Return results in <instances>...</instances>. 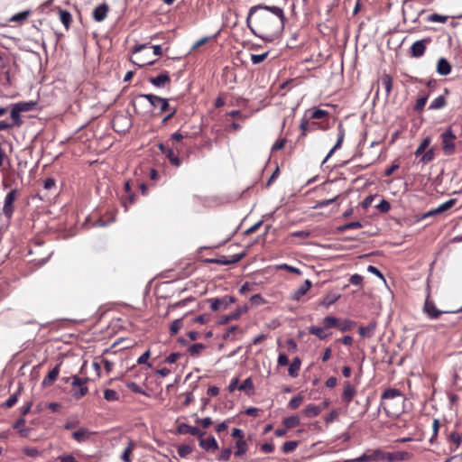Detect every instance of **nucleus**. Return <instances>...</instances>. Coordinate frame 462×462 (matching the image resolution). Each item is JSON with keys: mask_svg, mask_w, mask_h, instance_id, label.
I'll return each mask as SVG.
<instances>
[{"mask_svg": "<svg viewBox=\"0 0 462 462\" xmlns=\"http://www.w3.org/2000/svg\"><path fill=\"white\" fill-rule=\"evenodd\" d=\"M253 390L254 389V383L250 377L246 378L239 386V391H245V390Z\"/></svg>", "mask_w": 462, "mask_h": 462, "instance_id": "nucleus-60", "label": "nucleus"}, {"mask_svg": "<svg viewBox=\"0 0 462 462\" xmlns=\"http://www.w3.org/2000/svg\"><path fill=\"white\" fill-rule=\"evenodd\" d=\"M59 373H60L59 365H56L45 376V378L42 381V385L43 386H50V385H51L56 381V379L58 378Z\"/></svg>", "mask_w": 462, "mask_h": 462, "instance_id": "nucleus-26", "label": "nucleus"}, {"mask_svg": "<svg viewBox=\"0 0 462 462\" xmlns=\"http://www.w3.org/2000/svg\"><path fill=\"white\" fill-rule=\"evenodd\" d=\"M370 462L371 461H383L385 460L384 453L380 449L373 450L369 453Z\"/></svg>", "mask_w": 462, "mask_h": 462, "instance_id": "nucleus-47", "label": "nucleus"}, {"mask_svg": "<svg viewBox=\"0 0 462 462\" xmlns=\"http://www.w3.org/2000/svg\"><path fill=\"white\" fill-rule=\"evenodd\" d=\"M21 114L19 110L16 109L13 105H11L10 116H11V124L14 127H20L23 124Z\"/></svg>", "mask_w": 462, "mask_h": 462, "instance_id": "nucleus-25", "label": "nucleus"}, {"mask_svg": "<svg viewBox=\"0 0 462 462\" xmlns=\"http://www.w3.org/2000/svg\"><path fill=\"white\" fill-rule=\"evenodd\" d=\"M178 432L180 434H190V435H193V436H197L199 438L201 437V436H205L206 435L205 431H202L199 428L189 426V425H188L186 423H181V424L179 425Z\"/></svg>", "mask_w": 462, "mask_h": 462, "instance_id": "nucleus-17", "label": "nucleus"}, {"mask_svg": "<svg viewBox=\"0 0 462 462\" xmlns=\"http://www.w3.org/2000/svg\"><path fill=\"white\" fill-rule=\"evenodd\" d=\"M149 82L154 87L163 88L171 82V78L167 71H163L157 77L150 78Z\"/></svg>", "mask_w": 462, "mask_h": 462, "instance_id": "nucleus-15", "label": "nucleus"}, {"mask_svg": "<svg viewBox=\"0 0 462 462\" xmlns=\"http://www.w3.org/2000/svg\"><path fill=\"white\" fill-rule=\"evenodd\" d=\"M267 56H268V52H264L262 54H252L251 60H252L253 64L256 65V64L263 62L267 58Z\"/></svg>", "mask_w": 462, "mask_h": 462, "instance_id": "nucleus-57", "label": "nucleus"}, {"mask_svg": "<svg viewBox=\"0 0 462 462\" xmlns=\"http://www.w3.org/2000/svg\"><path fill=\"white\" fill-rule=\"evenodd\" d=\"M245 253L243 252L241 254H233L230 257L221 256L219 258L208 259V262L212 263L222 264V265H229L232 263H238L240 260H242L245 257Z\"/></svg>", "mask_w": 462, "mask_h": 462, "instance_id": "nucleus-12", "label": "nucleus"}, {"mask_svg": "<svg viewBox=\"0 0 462 462\" xmlns=\"http://www.w3.org/2000/svg\"><path fill=\"white\" fill-rule=\"evenodd\" d=\"M340 298L339 294L337 293H329L327 294L319 302L320 305L328 308L332 304H334Z\"/></svg>", "mask_w": 462, "mask_h": 462, "instance_id": "nucleus-31", "label": "nucleus"}, {"mask_svg": "<svg viewBox=\"0 0 462 462\" xmlns=\"http://www.w3.org/2000/svg\"><path fill=\"white\" fill-rule=\"evenodd\" d=\"M301 361L299 357H295L290 364L288 372L291 377H297L300 369Z\"/></svg>", "mask_w": 462, "mask_h": 462, "instance_id": "nucleus-29", "label": "nucleus"}, {"mask_svg": "<svg viewBox=\"0 0 462 462\" xmlns=\"http://www.w3.org/2000/svg\"><path fill=\"white\" fill-rule=\"evenodd\" d=\"M309 333L311 334V335L316 336L319 339H325L327 337V336H328L324 332V328H319V327H316V326L310 327L309 328Z\"/></svg>", "mask_w": 462, "mask_h": 462, "instance_id": "nucleus-41", "label": "nucleus"}, {"mask_svg": "<svg viewBox=\"0 0 462 462\" xmlns=\"http://www.w3.org/2000/svg\"><path fill=\"white\" fill-rule=\"evenodd\" d=\"M356 393V391L350 384V383H348V382L345 383V384H344V391H343V393H342V396H341L343 402H346V404H348L352 401V399L354 398Z\"/></svg>", "mask_w": 462, "mask_h": 462, "instance_id": "nucleus-22", "label": "nucleus"}, {"mask_svg": "<svg viewBox=\"0 0 462 462\" xmlns=\"http://www.w3.org/2000/svg\"><path fill=\"white\" fill-rule=\"evenodd\" d=\"M449 17L448 15H441L439 14H432L427 17L428 22L432 23H446Z\"/></svg>", "mask_w": 462, "mask_h": 462, "instance_id": "nucleus-44", "label": "nucleus"}, {"mask_svg": "<svg viewBox=\"0 0 462 462\" xmlns=\"http://www.w3.org/2000/svg\"><path fill=\"white\" fill-rule=\"evenodd\" d=\"M208 301L210 303V309L213 311L220 310H226L230 304L236 301L233 296H225L223 298H212L208 299Z\"/></svg>", "mask_w": 462, "mask_h": 462, "instance_id": "nucleus-10", "label": "nucleus"}, {"mask_svg": "<svg viewBox=\"0 0 462 462\" xmlns=\"http://www.w3.org/2000/svg\"><path fill=\"white\" fill-rule=\"evenodd\" d=\"M148 48V44H140L134 48L133 54L134 58L132 59V62L139 67H143L145 65H150L154 63V60H148L143 54L142 51Z\"/></svg>", "mask_w": 462, "mask_h": 462, "instance_id": "nucleus-9", "label": "nucleus"}, {"mask_svg": "<svg viewBox=\"0 0 462 462\" xmlns=\"http://www.w3.org/2000/svg\"><path fill=\"white\" fill-rule=\"evenodd\" d=\"M126 387L134 393L146 395L145 392L136 383L129 382L126 383Z\"/></svg>", "mask_w": 462, "mask_h": 462, "instance_id": "nucleus-58", "label": "nucleus"}, {"mask_svg": "<svg viewBox=\"0 0 462 462\" xmlns=\"http://www.w3.org/2000/svg\"><path fill=\"white\" fill-rule=\"evenodd\" d=\"M381 407L383 409L388 416H397L400 413V407L392 409V401L395 402L396 404H403L404 399L401 391L397 389H387L381 396Z\"/></svg>", "mask_w": 462, "mask_h": 462, "instance_id": "nucleus-2", "label": "nucleus"}, {"mask_svg": "<svg viewBox=\"0 0 462 462\" xmlns=\"http://www.w3.org/2000/svg\"><path fill=\"white\" fill-rule=\"evenodd\" d=\"M25 424V420L23 418H20L17 420V421L14 424V429L18 430L19 433L23 437H26L28 435V430L23 429V427Z\"/></svg>", "mask_w": 462, "mask_h": 462, "instance_id": "nucleus-45", "label": "nucleus"}, {"mask_svg": "<svg viewBox=\"0 0 462 462\" xmlns=\"http://www.w3.org/2000/svg\"><path fill=\"white\" fill-rule=\"evenodd\" d=\"M104 398L108 402H115L119 399V395L115 390L106 389L104 392Z\"/></svg>", "mask_w": 462, "mask_h": 462, "instance_id": "nucleus-50", "label": "nucleus"}, {"mask_svg": "<svg viewBox=\"0 0 462 462\" xmlns=\"http://www.w3.org/2000/svg\"><path fill=\"white\" fill-rule=\"evenodd\" d=\"M439 420L438 419H435L433 420V423H432V430H433V434L430 439V441L431 443L434 442V440L437 439V436H438V433H439Z\"/></svg>", "mask_w": 462, "mask_h": 462, "instance_id": "nucleus-61", "label": "nucleus"}, {"mask_svg": "<svg viewBox=\"0 0 462 462\" xmlns=\"http://www.w3.org/2000/svg\"><path fill=\"white\" fill-rule=\"evenodd\" d=\"M304 397L301 394H298L289 402L288 406L289 408L295 410L302 403Z\"/></svg>", "mask_w": 462, "mask_h": 462, "instance_id": "nucleus-49", "label": "nucleus"}, {"mask_svg": "<svg viewBox=\"0 0 462 462\" xmlns=\"http://www.w3.org/2000/svg\"><path fill=\"white\" fill-rule=\"evenodd\" d=\"M122 121H125L126 122V128L128 129L130 127V120L120 115V116H116L114 120H113V125H114V128L116 130V131H121V129H116V126L122 122ZM122 131H125V129H122Z\"/></svg>", "mask_w": 462, "mask_h": 462, "instance_id": "nucleus-48", "label": "nucleus"}, {"mask_svg": "<svg viewBox=\"0 0 462 462\" xmlns=\"http://www.w3.org/2000/svg\"><path fill=\"white\" fill-rule=\"evenodd\" d=\"M437 72L441 76H447L451 72V65L446 58L439 59Z\"/></svg>", "mask_w": 462, "mask_h": 462, "instance_id": "nucleus-21", "label": "nucleus"}, {"mask_svg": "<svg viewBox=\"0 0 462 462\" xmlns=\"http://www.w3.org/2000/svg\"><path fill=\"white\" fill-rule=\"evenodd\" d=\"M449 90L448 88L444 89V94L437 97L432 100L430 105L429 106L430 110H439L442 109L447 105V96L448 95Z\"/></svg>", "mask_w": 462, "mask_h": 462, "instance_id": "nucleus-16", "label": "nucleus"}, {"mask_svg": "<svg viewBox=\"0 0 462 462\" xmlns=\"http://www.w3.org/2000/svg\"><path fill=\"white\" fill-rule=\"evenodd\" d=\"M60 20L66 29L69 28L71 23V14L66 10H60Z\"/></svg>", "mask_w": 462, "mask_h": 462, "instance_id": "nucleus-37", "label": "nucleus"}, {"mask_svg": "<svg viewBox=\"0 0 462 462\" xmlns=\"http://www.w3.org/2000/svg\"><path fill=\"white\" fill-rule=\"evenodd\" d=\"M422 311L430 319H437L440 315L449 313L448 311L439 310L437 309L434 301L430 299V287L429 283L426 288V298Z\"/></svg>", "mask_w": 462, "mask_h": 462, "instance_id": "nucleus-4", "label": "nucleus"}, {"mask_svg": "<svg viewBox=\"0 0 462 462\" xmlns=\"http://www.w3.org/2000/svg\"><path fill=\"white\" fill-rule=\"evenodd\" d=\"M134 448V443L131 440L129 441L127 447L125 448L124 452L121 455V459L125 462H131V455Z\"/></svg>", "mask_w": 462, "mask_h": 462, "instance_id": "nucleus-34", "label": "nucleus"}, {"mask_svg": "<svg viewBox=\"0 0 462 462\" xmlns=\"http://www.w3.org/2000/svg\"><path fill=\"white\" fill-rule=\"evenodd\" d=\"M182 318L173 320L170 326L171 335H176L182 328Z\"/></svg>", "mask_w": 462, "mask_h": 462, "instance_id": "nucleus-42", "label": "nucleus"}, {"mask_svg": "<svg viewBox=\"0 0 462 462\" xmlns=\"http://www.w3.org/2000/svg\"><path fill=\"white\" fill-rule=\"evenodd\" d=\"M310 119H321L328 115V111L322 109L309 110Z\"/></svg>", "mask_w": 462, "mask_h": 462, "instance_id": "nucleus-43", "label": "nucleus"}, {"mask_svg": "<svg viewBox=\"0 0 462 462\" xmlns=\"http://www.w3.org/2000/svg\"><path fill=\"white\" fill-rule=\"evenodd\" d=\"M18 189H14L10 190L4 200V206H3V214L7 217L11 218L14 214V203L17 199L18 197Z\"/></svg>", "mask_w": 462, "mask_h": 462, "instance_id": "nucleus-8", "label": "nucleus"}, {"mask_svg": "<svg viewBox=\"0 0 462 462\" xmlns=\"http://www.w3.org/2000/svg\"><path fill=\"white\" fill-rule=\"evenodd\" d=\"M338 136H337V143H335V145L333 146V148L329 151V152L328 153V155L326 156V158L324 159V161L322 162V164H324L328 160V158L337 150L341 147L342 145V143L344 141V138H345V129L343 127V125L341 124L338 125Z\"/></svg>", "mask_w": 462, "mask_h": 462, "instance_id": "nucleus-19", "label": "nucleus"}, {"mask_svg": "<svg viewBox=\"0 0 462 462\" xmlns=\"http://www.w3.org/2000/svg\"><path fill=\"white\" fill-rule=\"evenodd\" d=\"M192 452V448L189 445H182L178 448V454L180 457H186Z\"/></svg>", "mask_w": 462, "mask_h": 462, "instance_id": "nucleus-56", "label": "nucleus"}, {"mask_svg": "<svg viewBox=\"0 0 462 462\" xmlns=\"http://www.w3.org/2000/svg\"><path fill=\"white\" fill-rule=\"evenodd\" d=\"M376 208L380 212L386 213L390 210L391 205L387 200L382 199Z\"/></svg>", "mask_w": 462, "mask_h": 462, "instance_id": "nucleus-62", "label": "nucleus"}, {"mask_svg": "<svg viewBox=\"0 0 462 462\" xmlns=\"http://www.w3.org/2000/svg\"><path fill=\"white\" fill-rule=\"evenodd\" d=\"M311 287V282L305 280V282L293 292L291 299L294 300H300Z\"/></svg>", "mask_w": 462, "mask_h": 462, "instance_id": "nucleus-20", "label": "nucleus"}, {"mask_svg": "<svg viewBox=\"0 0 462 462\" xmlns=\"http://www.w3.org/2000/svg\"><path fill=\"white\" fill-rule=\"evenodd\" d=\"M29 14H30V11L21 12V13H18V14H14V15L10 19V21H11V22L22 23V22H23L24 20H26V19H27V17L29 16Z\"/></svg>", "mask_w": 462, "mask_h": 462, "instance_id": "nucleus-53", "label": "nucleus"}, {"mask_svg": "<svg viewBox=\"0 0 462 462\" xmlns=\"http://www.w3.org/2000/svg\"><path fill=\"white\" fill-rule=\"evenodd\" d=\"M339 412L337 410H333L328 414V416L325 418V421L327 424H329L336 420L338 418Z\"/></svg>", "mask_w": 462, "mask_h": 462, "instance_id": "nucleus-64", "label": "nucleus"}, {"mask_svg": "<svg viewBox=\"0 0 462 462\" xmlns=\"http://www.w3.org/2000/svg\"><path fill=\"white\" fill-rule=\"evenodd\" d=\"M285 21L281 7L264 5L252 6L246 17V24L252 33L265 42H273L282 34Z\"/></svg>", "mask_w": 462, "mask_h": 462, "instance_id": "nucleus-1", "label": "nucleus"}, {"mask_svg": "<svg viewBox=\"0 0 462 462\" xmlns=\"http://www.w3.org/2000/svg\"><path fill=\"white\" fill-rule=\"evenodd\" d=\"M456 202H457L456 199H451L442 203L436 208L430 210L425 216L431 217V216H436L438 214L443 213V212L450 209L456 204Z\"/></svg>", "mask_w": 462, "mask_h": 462, "instance_id": "nucleus-18", "label": "nucleus"}, {"mask_svg": "<svg viewBox=\"0 0 462 462\" xmlns=\"http://www.w3.org/2000/svg\"><path fill=\"white\" fill-rule=\"evenodd\" d=\"M377 327V322L375 320H372L367 326L360 327L358 332L362 337H371Z\"/></svg>", "mask_w": 462, "mask_h": 462, "instance_id": "nucleus-23", "label": "nucleus"}, {"mask_svg": "<svg viewBox=\"0 0 462 462\" xmlns=\"http://www.w3.org/2000/svg\"><path fill=\"white\" fill-rule=\"evenodd\" d=\"M430 42V38L416 41L410 48V55L413 58L421 57L425 53L426 44Z\"/></svg>", "mask_w": 462, "mask_h": 462, "instance_id": "nucleus-11", "label": "nucleus"}, {"mask_svg": "<svg viewBox=\"0 0 462 462\" xmlns=\"http://www.w3.org/2000/svg\"><path fill=\"white\" fill-rule=\"evenodd\" d=\"M71 380L73 396L76 399H80L85 396L88 393V387L86 385L88 379L73 375Z\"/></svg>", "mask_w": 462, "mask_h": 462, "instance_id": "nucleus-7", "label": "nucleus"}, {"mask_svg": "<svg viewBox=\"0 0 462 462\" xmlns=\"http://www.w3.org/2000/svg\"><path fill=\"white\" fill-rule=\"evenodd\" d=\"M240 315H241V310H236L235 312H233L231 314L224 316L219 323L220 324L228 323L231 320L237 319L240 317Z\"/></svg>", "mask_w": 462, "mask_h": 462, "instance_id": "nucleus-52", "label": "nucleus"}, {"mask_svg": "<svg viewBox=\"0 0 462 462\" xmlns=\"http://www.w3.org/2000/svg\"><path fill=\"white\" fill-rule=\"evenodd\" d=\"M431 143V137L426 136L423 138L414 152L416 157H420V162L423 164H428L435 159V150L430 147Z\"/></svg>", "mask_w": 462, "mask_h": 462, "instance_id": "nucleus-3", "label": "nucleus"}, {"mask_svg": "<svg viewBox=\"0 0 462 462\" xmlns=\"http://www.w3.org/2000/svg\"><path fill=\"white\" fill-rule=\"evenodd\" d=\"M232 454V449L230 448H223L221 453L219 454L217 459L219 461H227L229 460Z\"/></svg>", "mask_w": 462, "mask_h": 462, "instance_id": "nucleus-59", "label": "nucleus"}, {"mask_svg": "<svg viewBox=\"0 0 462 462\" xmlns=\"http://www.w3.org/2000/svg\"><path fill=\"white\" fill-rule=\"evenodd\" d=\"M14 107H16L17 110H19L20 113L29 112L34 109L36 106V102L34 101H23L18 102L15 104H13Z\"/></svg>", "mask_w": 462, "mask_h": 462, "instance_id": "nucleus-27", "label": "nucleus"}, {"mask_svg": "<svg viewBox=\"0 0 462 462\" xmlns=\"http://www.w3.org/2000/svg\"><path fill=\"white\" fill-rule=\"evenodd\" d=\"M308 125H309V119L306 118V117H303L301 119V122H300V128L301 130V134L299 136V140L301 137H304L306 135L307 131H308Z\"/></svg>", "mask_w": 462, "mask_h": 462, "instance_id": "nucleus-63", "label": "nucleus"}, {"mask_svg": "<svg viewBox=\"0 0 462 462\" xmlns=\"http://www.w3.org/2000/svg\"><path fill=\"white\" fill-rule=\"evenodd\" d=\"M94 434V432H91L89 430H88L85 427H81L72 432V439L76 440L77 442H85L90 439L91 436Z\"/></svg>", "mask_w": 462, "mask_h": 462, "instance_id": "nucleus-14", "label": "nucleus"}, {"mask_svg": "<svg viewBox=\"0 0 462 462\" xmlns=\"http://www.w3.org/2000/svg\"><path fill=\"white\" fill-rule=\"evenodd\" d=\"M236 450L235 451V455L236 457H240L247 451L248 445L245 440L238 439L236 442Z\"/></svg>", "mask_w": 462, "mask_h": 462, "instance_id": "nucleus-33", "label": "nucleus"}, {"mask_svg": "<svg viewBox=\"0 0 462 462\" xmlns=\"http://www.w3.org/2000/svg\"><path fill=\"white\" fill-rule=\"evenodd\" d=\"M165 156L169 159L170 162L175 166L180 167V158L174 153L172 148H169L167 152L164 153Z\"/></svg>", "mask_w": 462, "mask_h": 462, "instance_id": "nucleus-35", "label": "nucleus"}, {"mask_svg": "<svg viewBox=\"0 0 462 462\" xmlns=\"http://www.w3.org/2000/svg\"><path fill=\"white\" fill-rule=\"evenodd\" d=\"M108 7L106 5H100L93 11V17L97 22H102L107 15Z\"/></svg>", "mask_w": 462, "mask_h": 462, "instance_id": "nucleus-24", "label": "nucleus"}, {"mask_svg": "<svg viewBox=\"0 0 462 462\" xmlns=\"http://www.w3.org/2000/svg\"><path fill=\"white\" fill-rule=\"evenodd\" d=\"M442 141V149L446 155H451L455 152L456 135L451 128H448L440 135Z\"/></svg>", "mask_w": 462, "mask_h": 462, "instance_id": "nucleus-6", "label": "nucleus"}, {"mask_svg": "<svg viewBox=\"0 0 462 462\" xmlns=\"http://www.w3.org/2000/svg\"><path fill=\"white\" fill-rule=\"evenodd\" d=\"M449 440L453 443V446L450 447V450L455 451L461 444V436L459 433L453 431L449 435Z\"/></svg>", "mask_w": 462, "mask_h": 462, "instance_id": "nucleus-36", "label": "nucleus"}, {"mask_svg": "<svg viewBox=\"0 0 462 462\" xmlns=\"http://www.w3.org/2000/svg\"><path fill=\"white\" fill-rule=\"evenodd\" d=\"M145 98L149 101L152 106L159 107L161 112H164L170 108L168 99L160 97L152 94H140L135 100L133 101L134 106L137 99Z\"/></svg>", "mask_w": 462, "mask_h": 462, "instance_id": "nucleus-5", "label": "nucleus"}, {"mask_svg": "<svg viewBox=\"0 0 462 462\" xmlns=\"http://www.w3.org/2000/svg\"><path fill=\"white\" fill-rule=\"evenodd\" d=\"M205 349V345L202 343H196L189 346L188 351L192 356H198Z\"/></svg>", "mask_w": 462, "mask_h": 462, "instance_id": "nucleus-38", "label": "nucleus"}, {"mask_svg": "<svg viewBox=\"0 0 462 462\" xmlns=\"http://www.w3.org/2000/svg\"><path fill=\"white\" fill-rule=\"evenodd\" d=\"M339 196H336L332 199H324V200H320V201H318L316 203V205L314 206V208H325L334 202L337 201V199H338Z\"/></svg>", "mask_w": 462, "mask_h": 462, "instance_id": "nucleus-55", "label": "nucleus"}, {"mask_svg": "<svg viewBox=\"0 0 462 462\" xmlns=\"http://www.w3.org/2000/svg\"><path fill=\"white\" fill-rule=\"evenodd\" d=\"M381 84L385 90L386 96L388 97L393 88V78L388 74H383L381 78Z\"/></svg>", "mask_w": 462, "mask_h": 462, "instance_id": "nucleus-30", "label": "nucleus"}, {"mask_svg": "<svg viewBox=\"0 0 462 462\" xmlns=\"http://www.w3.org/2000/svg\"><path fill=\"white\" fill-rule=\"evenodd\" d=\"M325 328H331L337 327L338 325V319L334 316H327L323 319L322 321Z\"/></svg>", "mask_w": 462, "mask_h": 462, "instance_id": "nucleus-40", "label": "nucleus"}, {"mask_svg": "<svg viewBox=\"0 0 462 462\" xmlns=\"http://www.w3.org/2000/svg\"><path fill=\"white\" fill-rule=\"evenodd\" d=\"M354 325H355L354 321H352L350 319H345L340 323L338 322L337 328H339L340 331L346 332V331L351 330L352 328L354 327Z\"/></svg>", "mask_w": 462, "mask_h": 462, "instance_id": "nucleus-51", "label": "nucleus"}, {"mask_svg": "<svg viewBox=\"0 0 462 462\" xmlns=\"http://www.w3.org/2000/svg\"><path fill=\"white\" fill-rule=\"evenodd\" d=\"M18 394L19 393H15L12 394L3 404V407L5 408H12L18 401Z\"/></svg>", "mask_w": 462, "mask_h": 462, "instance_id": "nucleus-54", "label": "nucleus"}, {"mask_svg": "<svg viewBox=\"0 0 462 462\" xmlns=\"http://www.w3.org/2000/svg\"><path fill=\"white\" fill-rule=\"evenodd\" d=\"M321 411L322 408L320 406L310 403L305 407L302 412L306 417L312 418L319 415Z\"/></svg>", "mask_w": 462, "mask_h": 462, "instance_id": "nucleus-28", "label": "nucleus"}, {"mask_svg": "<svg viewBox=\"0 0 462 462\" xmlns=\"http://www.w3.org/2000/svg\"><path fill=\"white\" fill-rule=\"evenodd\" d=\"M199 440L200 448L208 452H214L218 449L217 441L214 437L205 439L204 436H201L199 438Z\"/></svg>", "mask_w": 462, "mask_h": 462, "instance_id": "nucleus-13", "label": "nucleus"}, {"mask_svg": "<svg viewBox=\"0 0 462 462\" xmlns=\"http://www.w3.org/2000/svg\"><path fill=\"white\" fill-rule=\"evenodd\" d=\"M298 445L299 442L296 440L287 441L282 445V450L284 453H291L296 449Z\"/></svg>", "mask_w": 462, "mask_h": 462, "instance_id": "nucleus-46", "label": "nucleus"}, {"mask_svg": "<svg viewBox=\"0 0 462 462\" xmlns=\"http://www.w3.org/2000/svg\"><path fill=\"white\" fill-rule=\"evenodd\" d=\"M300 420L298 416L287 417L283 420V424L287 429L294 428L300 425Z\"/></svg>", "mask_w": 462, "mask_h": 462, "instance_id": "nucleus-39", "label": "nucleus"}, {"mask_svg": "<svg viewBox=\"0 0 462 462\" xmlns=\"http://www.w3.org/2000/svg\"><path fill=\"white\" fill-rule=\"evenodd\" d=\"M429 95L427 93H420V97L416 100V104L414 106V110L417 112H421L427 103V100L429 98Z\"/></svg>", "mask_w": 462, "mask_h": 462, "instance_id": "nucleus-32", "label": "nucleus"}]
</instances>
